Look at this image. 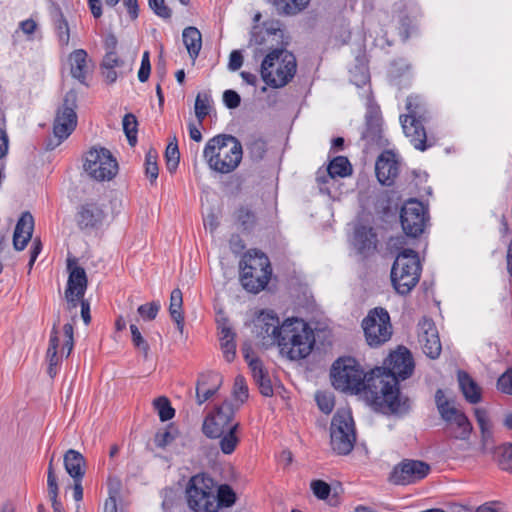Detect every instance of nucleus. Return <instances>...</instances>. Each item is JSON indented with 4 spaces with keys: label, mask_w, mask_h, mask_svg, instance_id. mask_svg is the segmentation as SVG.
Returning <instances> with one entry per match:
<instances>
[{
    "label": "nucleus",
    "mask_w": 512,
    "mask_h": 512,
    "mask_svg": "<svg viewBox=\"0 0 512 512\" xmlns=\"http://www.w3.org/2000/svg\"><path fill=\"white\" fill-rule=\"evenodd\" d=\"M411 352L403 346L389 354L383 367L373 369L378 386L383 392L385 408L395 414H404L410 409V400L399 390V380L409 378L414 371Z\"/></svg>",
    "instance_id": "1"
},
{
    "label": "nucleus",
    "mask_w": 512,
    "mask_h": 512,
    "mask_svg": "<svg viewBox=\"0 0 512 512\" xmlns=\"http://www.w3.org/2000/svg\"><path fill=\"white\" fill-rule=\"evenodd\" d=\"M331 382L335 389L351 394H362L377 407L385 408L383 392L379 388L373 369L365 372L356 359L343 357L337 359L331 368Z\"/></svg>",
    "instance_id": "2"
},
{
    "label": "nucleus",
    "mask_w": 512,
    "mask_h": 512,
    "mask_svg": "<svg viewBox=\"0 0 512 512\" xmlns=\"http://www.w3.org/2000/svg\"><path fill=\"white\" fill-rule=\"evenodd\" d=\"M315 343L314 333L309 325L299 318H287L282 322L279 341L275 346L281 355L290 360L306 358Z\"/></svg>",
    "instance_id": "3"
},
{
    "label": "nucleus",
    "mask_w": 512,
    "mask_h": 512,
    "mask_svg": "<svg viewBox=\"0 0 512 512\" xmlns=\"http://www.w3.org/2000/svg\"><path fill=\"white\" fill-rule=\"evenodd\" d=\"M240 141L232 135H217L205 145L203 156L209 168L220 174L233 172L242 160Z\"/></svg>",
    "instance_id": "4"
},
{
    "label": "nucleus",
    "mask_w": 512,
    "mask_h": 512,
    "mask_svg": "<svg viewBox=\"0 0 512 512\" xmlns=\"http://www.w3.org/2000/svg\"><path fill=\"white\" fill-rule=\"evenodd\" d=\"M296 71V57L284 48L268 51L260 65L262 81L274 89L286 86L294 78Z\"/></svg>",
    "instance_id": "5"
},
{
    "label": "nucleus",
    "mask_w": 512,
    "mask_h": 512,
    "mask_svg": "<svg viewBox=\"0 0 512 512\" xmlns=\"http://www.w3.org/2000/svg\"><path fill=\"white\" fill-rule=\"evenodd\" d=\"M272 274L269 258L261 251L250 250L240 261V282L245 290L258 293L268 284Z\"/></svg>",
    "instance_id": "6"
},
{
    "label": "nucleus",
    "mask_w": 512,
    "mask_h": 512,
    "mask_svg": "<svg viewBox=\"0 0 512 512\" xmlns=\"http://www.w3.org/2000/svg\"><path fill=\"white\" fill-rule=\"evenodd\" d=\"M407 114L400 116L403 132L409 138L415 149L425 151L427 144L426 131L423 123L428 119V110L423 99L417 95H411L406 100Z\"/></svg>",
    "instance_id": "7"
},
{
    "label": "nucleus",
    "mask_w": 512,
    "mask_h": 512,
    "mask_svg": "<svg viewBox=\"0 0 512 512\" xmlns=\"http://www.w3.org/2000/svg\"><path fill=\"white\" fill-rule=\"evenodd\" d=\"M421 264L418 253L403 249L396 257L391 269V282L397 293L407 295L419 282Z\"/></svg>",
    "instance_id": "8"
},
{
    "label": "nucleus",
    "mask_w": 512,
    "mask_h": 512,
    "mask_svg": "<svg viewBox=\"0 0 512 512\" xmlns=\"http://www.w3.org/2000/svg\"><path fill=\"white\" fill-rule=\"evenodd\" d=\"M356 442L355 423L350 411L338 410L330 425V444L338 455H348Z\"/></svg>",
    "instance_id": "9"
},
{
    "label": "nucleus",
    "mask_w": 512,
    "mask_h": 512,
    "mask_svg": "<svg viewBox=\"0 0 512 512\" xmlns=\"http://www.w3.org/2000/svg\"><path fill=\"white\" fill-rule=\"evenodd\" d=\"M189 507L195 512H218L214 494L213 480L204 475L197 474L189 480L187 489Z\"/></svg>",
    "instance_id": "10"
},
{
    "label": "nucleus",
    "mask_w": 512,
    "mask_h": 512,
    "mask_svg": "<svg viewBox=\"0 0 512 512\" xmlns=\"http://www.w3.org/2000/svg\"><path fill=\"white\" fill-rule=\"evenodd\" d=\"M77 93L74 90L68 91L62 104L58 107L53 123V134L56 142L50 141L47 149L52 150L62 141L67 139L77 126Z\"/></svg>",
    "instance_id": "11"
},
{
    "label": "nucleus",
    "mask_w": 512,
    "mask_h": 512,
    "mask_svg": "<svg viewBox=\"0 0 512 512\" xmlns=\"http://www.w3.org/2000/svg\"><path fill=\"white\" fill-rule=\"evenodd\" d=\"M366 341L371 347H379L392 336L390 316L386 309L377 307L369 311L362 321Z\"/></svg>",
    "instance_id": "12"
},
{
    "label": "nucleus",
    "mask_w": 512,
    "mask_h": 512,
    "mask_svg": "<svg viewBox=\"0 0 512 512\" xmlns=\"http://www.w3.org/2000/svg\"><path fill=\"white\" fill-rule=\"evenodd\" d=\"M85 172L94 180L110 181L118 171L116 159L106 148H93L85 157Z\"/></svg>",
    "instance_id": "13"
},
{
    "label": "nucleus",
    "mask_w": 512,
    "mask_h": 512,
    "mask_svg": "<svg viewBox=\"0 0 512 512\" xmlns=\"http://www.w3.org/2000/svg\"><path fill=\"white\" fill-rule=\"evenodd\" d=\"M236 409L230 401H224L221 405L215 407L204 418L203 434L209 439H216L223 432L229 430L236 422L234 420Z\"/></svg>",
    "instance_id": "14"
},
{
    "label": "nucleus",
    "mask_w": 512,
    "mask_h": 512,
    "mask_svg": "<svg viewBox=\"0 0 512 512\" xmlns=\"http://www.w3.org/2000/svg\"><path fill=\"white\" fill-rule=\"evenodd\" d=\"M428 209L422 202L409 199L404 203L400 212V222L403 231L410 237H418L424 232L428 223Z\"/></svg>",
    "instance_id": "15"
},
{
    "label": "nucleus",
    "mask_w": 512,
    "mask_h": 512,
    "mask_svg": "<svg viewBox=\"0 0 512 512\" xmlns=\"http://www.w3.org/2000/svg\"><path fill=\"white\" fill-rule=\"evenodd\" d=\"M252 333L265 347L275 346L282 330L278 315L272 310H261L254 317Z\"/></svg>",
    "instance_id": "16"
},
{
    "label": "nucleus",
    "mask_w": 512,
    "mask_h": 512,
    "mask_svg": "<svg viewBox=\"0 0 512 512\" xmlns=\"http://www.w3.org/2000/svg\"><path fill=\"white\" fill-rule=\"evenodd\" d=\"M435 402L442 419L457 426L458 431L454 437L467 440L472 432V425L467 416L450 404L442 389L436 391Z\"/></svg>",
    "instance_id": "17"
},
{
    "label": "nucleus",
    "mask_w": 512,
    "mask_h": 512,
    "mask_svg": "<svg viewBox=\"0 0 512 512\" xmlns=\"http://www.w3.org/2000/svg\"><path fill=\"white\" fill-rule=\"evenodd\" d=\"M283 37L281 24L277 20H267L262 24H256L251 30L250 45L258 46L260 52H268L279 43Z\"/></svg>",
    "instance_id": "18"
},
{
    "label": "nucleus",
    "mask_w": 512,
    "mask_h": 512,
    "mask_svg": "<svg viewBox=\"0 0 512 512\" xmlns=\"http://www.w3.org/2000/svg\"><path fill=\"white\" fill-rule=\"evenodd\" d=\"M430 466L419 460H404L394 467L390 480L396 485H408L424 479Z\"/></svg>",
    "instance_id": "19"
},
{
    "label": "nucleus",
    "mask_w": 512,
    "mask_h": 512,
    "mask_svg": "<svg viewBox=\"0 0 512 512\" xmlns=\"http://www.w3.org/2000/svg\"><path fill=\"white\" fill-rule=\"evenodd\" d=\"M69 277L67 281V287L65 290V298L70 308H76L78 301L84 298L87 289V276L84 268L72 265L68 262Z\"/></svg>",
    "instance_id": "20"
},
{
    "label": "nucleus",
    "mask_w": 512,
    "mask_h": 512,
    "mask_svg": "<svg viewBox=\"0 0 512 512\" xmlns=\"http://www.w3.org/2000/svg\"><path fill=\"white\" fill-rule=\"evenodd\" d=\"M418 342L429 358L439 357L442 345L438 330L432 320L424 318L418 323Z\"/></svg>",
    "instance_id": "21"
},
{
    "label": "nucleus",
    "mask_w": 512,
    "mask_h": 512,
    "mask_svg": "<svg viewBox=\"0 0 512 512\" xmlns=\"http://www.w3.org/2000/svg\"><path fill=\"white\" fill-rule=\"evenodd\" d=\"M475 419L480 430V449L483 454H495L498 447L495 446L493 426L488 413L483 408H476Z\"/></svg>",
    "instance_id": "22"
},
{
    "label": "nucleus",
    "mask_w": 512,
    "mask_h": 512,
    "mask_svg": "<svg viewBox=\"0 0 512 512\" xmlns=\"http://www.w3.org/2000/svg\"><path fill=\"white\" fill-rule=\"evenodd\" d=\"M105 219L103 208L97 203H86L81 205L76 220L81 230L97 229Z\"/></svg>",
    "instance_id": "23"
},
{
    "label": "nucleus",
    "mask_w": 512,
    "mask_h": 512,
    "mask_svg": "<svg viewBox=\"0 0 512 512\" xmlns=\"http://www.w3.org/2000/svg\"><path fill=\"white\" fill-rule=\"evenodd\" d=\"M222 385V377L216 372L202 373L196 385V402L202 405L211 399L220 389Z\"/></svg>",
    "instance_id": "24"
},
{
    "label": "nucleus",
    "mask_w": 512,
    "mask_h": 512,
    "mask_svg": "<svg viewBox=\"0 0 512 512\" xmlns=\"http://www.w3.org/2000/svg\"><path fill=\"white\" fill-rule=\"evenodd\" d=\"M375 172L381 184L391 185L399 172L395 154L390 151L383 152L376 160Z\"/></svg>",
    "instance_id": "25"
},
{
    "label": "nucleus",
    "mask_w": 512,
    "mask_h": 512,
    "mask_svg": "<svg viewBox=\"0 0 512 512\" xmlns=\"http://www.w3.org/2000/svg\"><path fill=\"white\" fill-rule=\"evenodd\" d=\"M382 119L379 114V108L372 104L371 98L368 97L366 128L362 134L363 139L368 142L379 144L381 141Z\"/></svg>",
    "instance_id": "26"
},
{
    "label": "nucleus",
    "mask_w": 512,
    "mask_h": 512,
    "mask_svg": "<svg viewBox=\"0 0 512 512\" xmlns=\"http://www.w3.org/2000/svg\"><path fill=\"white\" fill-rule=\"evenodd\" d=\"M34 229V219L31 213L24 212L19 218L13 235V245L18 251L23 250L31 240Z\"/></svg>",
    "instance_id": "27"
},
{
    "label": "nucleus",
    "mask_w": 512,
    "mask_h": 512,
    "mask_svg": "<svg viewBox=\"0 0 512 512\" xmlns=\"http://www.w3.org/2000/svg\"><path fill=\"white\" fill-rule=\"evenodd\" d=\"M352 173V166L345 156H337L332 159L327 167V174L321 175L319 171L317 173V182L319 185L328 183L330 180H334L336 177H347Z\"/></svg>",
    "instance_id": "28"
},
{
    "label": "nucleus",
    "mask_w": 512,
    "mask_h": 512,
    "mask_svg": "<svg viewBox=\"0 0 512 512\" xmlns=\"http://www.w3.org/2000/svg\"><path fill=\"white\" fill-rule=\"evenodd\" d=\"M353 244L360 254L368 256L377 248V235L371 227L358 226L354 232Z\"/></svg>",
    "instance_id": "29"
},
{
    "label": "nucleus",
    "mask_w": 512,
    "mask_h": 512,
    "mask_svg": "<svg viewBox=\"0 0 512 512\" xmlns=\"http://www.w3.org/2000/svg\"><path fill=\"white\" fill-rule=\"evenodd\" d=\"M88 62V54L84 49L74 50L69 55L71 76L84 85H87L86 79L90 71Z\"/></svg>",
    "instance_id": "30"
},
{
    "label": "nucleus",
    "mask_w": 512,
    "mask_h": 512,
    "mask_svg": "<svg viewBox=\"0 0 512 512\" xmlns=\"http://www.w3.org/2000/svg\"><path fill=\"white\" fill-rule=\"evenodd\" d=\"M459 387L465 397V399L471 404H477L481 401V388L471 378V376L462 370L457 373Z\"/></svg>",
    "instance_id": "31"
},
{
    "label": "nucleus",
    "mask_w": 512,
    "mask_h": 512,
    "mask_svg": "<svg viewBox=\"0 0 512 512\" xmlns=\"http://www.w3.org/2000/svg\"><path fill=\"white\" fill-rule=\"evenodd\" d=\"M64 467L72 479H83L85 474V459L80 452L69 449L64 455Z\"/></svg>",
    "instance_id": "32"
},
{
    "label": "nucleus",
    "mask_w": 512,
    "mask_h": 512,
    "mask_svg": "<svg viewBox=\"0 0 512 512\" xmlns=\"http://www.w3.org/2000/svg\"><path fill=\"white\" fill-rule=\"evenodd\" d=\"M124 65V61L117 52L105 53L101 63V73L107 83H114L118 78L117 68Z\"/></svg>",
    "instance_id": "33"
},
{
    "label": "nucleus",
    "mask_w": 512,
    "mask_h": 512,
    "mask_svg": "<svg viewBox=\"0 0 512 512\" xmlns=\"http://www.w3.org/2000/svg\"><path fill=\"white\" fill-rule=\"evenodd\" d=\"M240 424L235 422L229 430L223 432L219 439V449L225 455H231L240 443V437L238 435Z\"/></svg>",
    "instance_id": "34"
},
{
    "label": "nucleus",
    "mask_w": 512,
    "mask_h": 512,
    "mask_svg": "<svg viewBox=\"0 0 512 512\" xmlns=\"http://www.w3.org/2000/svg\"><path fill=\"white\" fill-rule=\"evenodd\" d=\"M277 13L283 16H294L305 10L310 0H272Z\"/></svg>",
    "instance_id": "35"
},
{
    "label": "nucleus",
    "mask_w": 512,
    "mask_h": 512,
    "mask_svg": "<svg viewBox=\"0 0 512 512\" xmlns=\"http://www.w3.org/2000/svg\"><path fill=\"white\" fill-rule=\"evenodd\" d=\"M182 38L190 57L196 59L202 47L200 31L195 27H187L183 30Z\"/></svg>",
    "instance_id": "36"
},
{
    "label": "nucleus",
    "mask_w": 512,
    "mask_h": 512,
    "mask_svg": "<svg viewBox=\"0 0 512 512\" xmlns=\"http://www.w3.org/2000/svg\"><path fill=\"white\" fill-rule=\"evenodd\" d=\"M59 345H60V341H59V337H58V332L56 330V327L54 326L51 331L49 346L47 349V359L49 362L48 374L51 377H54L56 375V373H57L56 367L61 360V357L58 356Z\"/></svg>",
    "instance_id": "37"
},
{
    "label": "nucleus",
    "mask_w": 512,
    "mask_h": 512,
    "mask_svg": "<svg viewBox=\"0 0 512 512\" xmlns=\"http://www.w3.org/2000/svg\"><path fill=\"white\" fill-rule=\"evenodd\" d=\"M211 107V95L208 92H199L195 100V115L199 126H202L204 119L209 115Z\"/></svg>",
    "instance_id": "38"
},
{
    "label": "nucleus",
    "mask_w": 512,
    "mask_h": 512,
    "mask_svg": "<svg viewBox=\"0 0 512 512\" xmlns=\"http://www.w3.org/2000/svg\"><path fill=\"white\" fill-rule=\"evenodd\" d=\"M53 22L56 34L61 45H67L70 39V31L67 20L64 18L60 8H56L53 14Z\"/></svg>",
    "instance_id": "39"
},
{
    "label": "nucleus",
    "mask_w": 512,
    "mask_h": 512,
    "mask_svg": "<svg viewBox=\"0 0 512 512\" xmlns=\"http://www.w3.org/2000/svg\"><path fill=\"white\" fill-rule=\"evenodd\" d=\"M244 358L248 363L251 370L254 381L261 380L262 377L267 374L260 359L255 357L249 348L243 349Z\"/></svg>",
    "instance_id": "40"
},
{
    "label": "nucleus",
    "mask_w": 512,
    "mask_h": 512,
    "mask_svg": "<svg viewBox=\"0 0 512 512\" xmlns=\"http://www.w3.org/2000/svg\"><path fill=\"white\" fill-rule=\"evenodd\" d=\"M153 406L162 422L171 420L175 415V410L171 406L170 401L164 396L156 398L153 401Z\"/></svg>",
    "instance_id": "41"
},
{
    "label": "nucleus",
    "mask_w": 512,
    "mask_h": 512,
    "mask_svg": "<svg viewBox=\"0 0 512 512\" xmlns=\"http://www.w3.org/2000/svg\"><path fill=\"white\" fill-rule=\"evenodd\" d=\"M247 150L252 160L260 161L267 152V143L261 137H253L247 143Z\"/></svg>",
    "instance_id": "42"
},
{
    "label": "nucleus",
    "mask_w": 512,
    "mask_h": 512,
    "mask_svg": "<svg viewBox=\"0 0 512 512\" xmlns=\"http://www.w3.org/2000/svg\"><path fill=\"white\" fill-rule=\"evenodd\" d=\"M215 497L218 509L220 507H231L236 501L235 492L227 484H223L218 487L217 495H215Z\"/></svg>",
    "instance_id": "43"
},
{
    "label": "nucleus",
    "mask_w": 512,
    "mask_h": 512,
    "mask_svg": "<svg viewBox=\"0 0 512 512\" xmlns=\"http://www.w3.org/2000/svg\"><path fill=\"white\" fill-rule=\"evenodd\" d=\"M498 464L504 471H512V443H505L496 449Z\"/></svg>",
    "instance_id": "44"
},
{
    "label": "nucleus",
    "mask_w": 512,
    "mask_h": 512,
    "mask_svg": "<svg viewBox=\"0 0 512 512\" xmlns=\"http://www.w3.org/2000/svg\"><path fill=\"white\" fill-rule=\"evenodd\" d=\"M158 155L155 150H149L145 156V174L151 183H154L159 174V168L157 164Z\"/></svg>",
    "instance_id": "45"
},
{
    "label": "nucleus",
    "mask_w": 512,
    "mask_h": 512,
    "mask_svg": "<svg viewBox=\"0 0 512 512\" xmlns=\"http://www.w3.org/2000/svg\"><path fill=\"white\" fill-rule=\"evenodd\" d=\"M123 130L127 136L128 142L134 146L137 142V119L133 114H126L122 121Z\"/></svg>",
    "instance_id": "46"
},
{
    "label": "nucleus",
    "mask_w": 512,
    "mask_h": 512,
    "mask_svg": "<svg viewBox=\"0 0 512 512\" xmlns=\"http://www.w3.org/2000/svg\"><path fill=\"white\" fill-rule=\"evenodd\" d=\"M130 331H131V340H132L134 347L139 349L142 352L143 357L145 359H147L148 355H149V349H150L148 342L143 338L139 328L135 324L130 325Z\"/></svg>",
    "instance_id": "47"
},
{
    "label": "nucleus",
    "mask_w": 512,
    "mask_h": 512,
    "mask_svg": "<svg viewBox=\"0 0 512 512\" xmlns=\"http://www.w3.org/2000/svg\"><path fill=\"white\" fill-rule=\"evenodd\" d=\"M236 219L243 230H250L256 222L255 214L246 207L237 210Z\"/></svg>",
    "instance_id": "48"
},
{
    "label": "nucleus",
    "mask_w": 512,
    "mask_h": 512,
    "mask_svg": "<svg viewBox=\"0 0 512 512\" xmlns=\"http://www.w3.org/2000/svg\"><path fill=\"white\" fill-rule=\"evenodd\" d=\"M160 307L161 305L159 301H152L150 303L140 305L137 312L144 321H151L157 317Z\"/></svg>",
    "instance_id": "49"
},
{
    "label": "nucleus",
    "mask_w": 512,
    "mask_h": 512,
    "mask_svg": "<svg viewBox=\"0 0 512 512\" xmlns=\"http://www.w3.org/2000/svg\"><path fill=\"white\" fill-rule=\"evenodd\" d=\"M183 305V295L180 289L176 288L171 292L170 295V305H169V313L171 317H179V315L183 314L182 310Z\"/></svg>",
    "instance_id": "50"
},
{
    "label": "nucleus",
    "mask_w": 512,
    "mask_h": 512,
    "mask_svg": "<svg viewBox=\"0 0 512 512\" xmlns=\"http://www.w3.org/2000/svg\"><path fill=\"white\" fill-rule=\"evenodd\" d=\"M315 400L323 413L330 414L333 411L334 397L330 393L318 391L315 395Z\"/></svg>",
    "instance_id": "51"
},
{
    "label": "nucleus",
    "mask_w": 512,
    "mask_h": 512,
    "mask_svg": "<svg viewBox=\"0 0 512 512\" xmlns=\"http://www.w3.org/2000/svg\"><path fill=\"white\" fill-rule=\"evenodd\" d=\"M370 76L368 70L365 67L356 68L355 71H351V81L357 87L367 86L366 91L368 94L371 93L369 84Z\"/></svg>",
    "instance_id": "52"
},
{
    "label": "nucleus",
    "mask_w": 512,
    "mask_h": 512,
    "mask_svg": "<svg viewBox=\"0 0 512 512\" xmlns=\"http://www.w3.org/2000/svg\"><path fill=\"white\" fill-rule=\"evenodd\" d=\"M233 396L240 404L248 398V387L242 376H237L234 380Z\"/></svg>",
    "instance_id": "53"
},
{
    "label": "nucleus",
    "mask_w": 512,
    "mask_h": 512,
    "mask_svg": "<svg viewBox=\"0 0 512 512\" xmlns=\"http://www.w3.org/2000/svg\"><path fill=\"white\" fill-rule=\"evenodd\" d=\"M179 155L177 142H170L166 148L167 167L170 171L177 168L179 164Z\"/></svg>",
    "instance_id": "54"
},
{
    "label": "nucleus",
    "mask_w": 512,
    "mask_h": 512,
    "mask_svg": "<svg viewBox=\"0 0 512 512\" xmlns=\"http://www.w3.org/2000/svg\"><path fill=\"white\" fill-rule=\"evenodd\" d=\"M497 389L507 395H512V366L497 380Z\"/></svg>",
    "instance_id": "55"
},
{
    "label": "nucleus",
    "mask_w": 512,
    "mask_h": 512,
    "mask_svg": "<svg viewBox=\"0 0 512 512\" xmlns=\"http://www.w3.org/2000/svg\"><path fill=\"white\" fill-rule=\"evenodd\" d=\"M397 9L399 11V17H400V20H401L403 26L408 25L406 20H408L409 15H408V13H406V11H409V14H411V16L413 18H416L420 12L417 4L414 2L402 4Z\"/></svg>",
    "instance_id": "56"
},
{
    "label": "nucleus",
    "mask_w": 512,
    "mask_h": 512,
    "mask_svg": "<svg viewBox=\"0 0 512 512\" xmlns=\"http://www.w3.org/2000/svg\"><path fill=\"white\" fill-rule=\"evenodd\" d=\"M313 494L320 500L328 498L331 492L330 485L323 480H314L311 482Z\"/></svg>",
    "instance_id": "57"
},
{
    "label": "nucleus",
    "mask_w": 512,
    "mask_h": 512,
    "mask_svg": "<svg viewBox=\"0 0 512 512\" xmlns=\"http://www.w3.org/2000/svg\"><path fill=\"white\" fill-rule=\"evenodd\" d=\"M63 334H64V341L62 344V355L66 354V357H68L73 349V325L70 323H66L63 326Z\"/></svg>",
    "instance_id": "58"
},
{
    "label": "nucleus",
    "mask_w": 512,
    "mask_h": 512,
    "mask_svg": "<svg viewBox=\"0 0 512 512\" xmlns=\"http://www.w3.org/2000/svg\"><path fill=\"white\" fill-rule=\"evenodd\" d=\"M151 72L150 53L145 51L142 55L140 69L138 71V79L144 83L148 80Z\"/></svg>",
    "instance_id": "59"
},
{
    "label": "nucleus",
    "mask_w": 512,
    "mask_h": 512,
    "mask_svg": "<svg viewBox=\"0 0 512 512\" xmlns=\"http://www.w3.org/2000/svg\"><path fill=\"white\" fill-rule=\"evenodd\" d=\"M148 3L157 16L165 19L171 17V10L166 6L164 0H149Z\"/></svg>",
    "instance_id": "60"
},
{
    "label": "nucleus",
    "mask_w": 512,
    "mask_h": 512,
    "mask_svg": "<svg viewBox=\"0 0 512 512\" xmlns=\"http://www.w3.org/2000/svg\"><path fill=\"white\" fill-rule=\"evenodd\" d=\"M223 101L227 108L235 109L240 105L241 98L236 91L229 89L223 93Z\"/></svg>",
    "instance_id": "61"
},
{
    "label": "nucleus",
    "mask_w": 512,
    "mask_h": 512,
    "mask_svg": "<svg viewBox=\"0 0 512 512\" xmlns=\"http://www.w3.org/2000/svg\"><path fill=\"white\" fill-rule=\"evenodd\" d=\"M259 387L260 393L263 396L270 397L273 395V386L268 373L265 374L261 380L255 381Z\"/></svg>",
    "instance_id": "62"
},
{
    "label": "nucleus",
    "mask_w": 512,
    "mask_h": 512,
    "mask_svg": "<svg viewBox=\"0 0 512 512\" xmlns=\"http://www.w3.org/2000/svg\"><path fill=\"white\" fill-rule=\"evenodd\" d=\"M173 440H174V436L168 430L156 433L155 438H154L155 445L159 448H165Z\"/></svg>",
    "instance_id": "63"
},
{
    "label": "nucleus",
    "mask_w": 512,
    "mask_h": 512,
    "mask_svg": "<svg viewBox=\"0 0 512 512\" xmlns=\"http://www.w3.org/2000/svg\"><path fill=\"white\" fill-rule=\"evenodd\" d=\"M243 65V55L239 50H233L229 56L228 69L237 71Z\"/></svg>",
    "instance_id": "64"
}]
</instances>
